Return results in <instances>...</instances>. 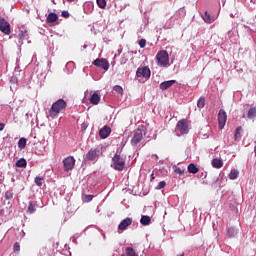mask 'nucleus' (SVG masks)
<instances>
[{"label":"nucleus","mask_w":256,"mask_h":256,"mask_svg":"<svg viewBox=\"0 0 256 256\" xmlns=\"http://www.w3.org/2000/svg\"><path fill=\"white\" fill-rule=\"evenodd\" d=\"M99 101H101V96L97 92L93 93L90 97V103L92 105H99Z\"/></svg>","instance_id":"obj_16"},{"label":"nucleus","mask_w":256,"mask_h":256,"mask_svg":"<svg viewBox=\"0 0 256 256\" xmlns=\"http://www.w3.org/2000/svg\"><path fill=\"white\" fill-rule=\"evenodd\" d=\"M113 89L116 93H119V95H123V88L121 86L116 85Z\"/></svg>","instance_id":"obj_34"},{"label":"nucleus","mask_w":256,"mask_h":256,"mask_svg":"<svg viewBox=\"0 0 256 256\" xmlns=\"http://www.w3.org/2000/svg\"><path fill=\"white\" fill-rule=\"evenodd\" d=\"M174 171H175V173H177L178 175H183V173H184V170L181 169V168H179V167H177V166L174 167Z\"/></svg>","instance_id":"obj_38"},{"label":"nucleus","mask_w":256,"mask_h":256,"mask_svg":"<svg viewBox=\"0 0 256 256\" xmlns=\"http://www.w3.org/2000/svg\"><path fill=\"white\" fill-rule=\"evenodd\" d=\"M133 223V218H126L124 220H122L120 222V224L118 225V229L119 231H125V229H127L129 227V225H131Z\"/></svg>","instance_id":"obj_13"},{"label":"nucleus","mask_w":256,"mask_h":256,"mask_svg":"<svg viewBox=\"0 0 256 256\" xmlns=\"http://www.w3.org/2000/svg\"><path fill=\"white\" fill-rule=\"evenodd\" d=\"M3 129H5V124L0 123V131H3Z\"/></svg>","instance_id":"obj_42"},{"label":"nucleus","mask_w":256,"mask_h":256,"mask_svg":"<svg viewBox=\"0 0 256 256\" xmlns=\"http://www.w3.org/2000/svg\"><path fill=\"white\" fill-rule=\"evenodd\" d=\"M175 83H177L176 80L164 81L160 84V89H161V91H167V89H169V87H173V85H175Z\"/></svg>","instance_id":"obj_15"},{"label":"nucleus","mask_w":256,"mask_h":256,"mask_svg":"<svg viewBox=\"0 0 256 256\" xmlns=\"http://www.w3.org/2000/svg\"><path fill=\"white\" fill-rule=\"evenodd\" d=\"M237 177H239V170H237V169L231 170V172L229 174V179H231L233 181V180L237 179Z\"/></svg>","instance_id":"obj_24"},{"label":"nucleus","mask_w":256,"mask_h":256,"mask_svg":"<svg viewBox=\"0 0 256 256\" xmlns=\"http://www.w3.org/2000/svg\"><path fill=\"white\" fill-rule=\"evenodd\" d=\"M12 181L15 182V178H12Z\"/></svg>","instance_id":"obj_49"},{"label":"nucleus","mask_w":256,"mask_h":256,"mask_svg":"<svg viewBox=\"0 0 256 256\" xmlns=\"http://www.w3.org/2000/svg\"><path fill=\"white\" fill-rule=\"evenodd\" d=\"M176 133L178 137H181V135H187V133H189V125L187 124V120L182 119L177 123Z\"/></svg>","instance_id":"obj_5"},{"label":"nucleus","mask_w":256,"mask_h":256,"mask_svg":"<svg viewBox=\"0 0 256 256\" xmlns=\"http://www.w3.org/2000/svg\"><path fill=\"white\" fill-rule=\"evenodd\" d=\"M121 256H139V254L133 248L127 247L125 253L121 254Z\"/></svg>","instance_id":"obj_18"},{"label":"nucleus","mask_w":256,"mask_h":256,"mask_svg":"<svg viewBox=\"0 0 256 256\" xmlns=\"http://www.w3.org/2000/svg\"><path fill=\"white\" fill-rule=\"evenodd\" d=\"M103 239H107V236H105V234L103 235Z\"/></svg>","instance_id":"obj_45"},{"label":"nucleus","mask_w":256,"mask_h":256,"mask_svg":"<svg viewBox=\"0 0 256 256\" xmlns=\"http://www.w3.org/2000/svg\"><path fill=\"white\" fill-rule=\"evenodd\" d=\"M141 225H150L151 224V217L149 216H142L140 219Z\"/></svg>","instance_id":"obj_23"},{"label":"nucleus","mask_w":256,"mask_h":256,"mask_svg":"<svg viewBox=\"0 0 256 256\" xmlns=\"http://www.w3.org/2000/svg\"><path fill=\"white\" fill-rule=\"evenodd\" d=\"M218 123L219 129L225 128V124L227 123V112H225L223 109H221L218 113Z\"/></svg>","instance_id":"obj_9"},{"label":"nucleus","mask_w":256,"mask_h":256,"mask_svg":"<svg viewBox=\"0 0 256 256\" xmlns=\"http://www.w3.org/2000/svg\"><path fill=\"white\" fill-rule=\"evenodd\" d=\"M145 45H147V40L141 39V40L139 41V46H140V48H141V49H145Z\"/></svg>","instance_id":"obj_37"},{"label":"nucleus","mask_w":256,"mask_h":256,"mask_svg":"<svg viewBox=\"0 0 256 256\" xmlns=\"http://www.w3.org/2000/svg\"><path fill=\"white\" fill-rule=\"evenodd\" d=\"M99 149H90L84 156V161H97L99 159Z\"/></svg>","instance_id":"obj_7"},{"label":"nucleus","mask_w":256,"mask_h":256,"mask_svg":"<svg viewBox=\"0 0 256 256\" xmlns=\"http://www.w3.org/2000/svg\"><path fill=\"white\" fill-rule=\"evenodd\" d=\"M22 234H23V235H25V232H24V231H22Z\"/></svg>","instance_id":"obj_51"},{"label":"nucleus","mask_w":256,"mask_h":256,"mask_svg":"<svg viewBox=\"0 0 256 256\" xmlns=\"http://www.w3.org/2000/svg\"><path fill=\"white\" fill-rule=\"evenodd\" d=\"M85 201H86V203H89V201H93V195H86Z\"/></svg>","instance_id":"obj_40"},{"label":"nucleus","mask_w":256,"mask_h":256,"mask_svg":"<svg viewBox=\"0 0 256 256\" xmlns=\"http://www.w3.org/2000/svg\"><path fill=\"white\" fill-rule=\"evenodd\" d=\"M62 17H64L65 19H68L69 11H62Z\"/></svg>","instance_id":"obj_41"},{"label":"nucleus","mask_w":256,"mask_h":256,"mask_svg":"<svg viewBox=\"0 0 256 256\" xmlns=\"http://www.w3.org/2000/svg\"><path fill=\"white\" fill-rule=\"evenodd\" d=\"M3 215H5V210L0 209V217H3Z\"/></svg>","instance_id":"obj_43"},{"label":"nucleus","mask_w":256,"mask_h":256,"mask_svg":"<svg viewBox=\"0 0 256 256\" xmlns=\"http://www.w3.org/2000/svg\"><path fill=\"white\" fill-rule=\"evenodd\" d=\"M16 167H27V160H25L24 158H20L16 162Z\"/></svg>","instance_id":"obj_28"},{"label":"nucleus","mask_w":256,"mask_h":256,"mask_svg":"<svg viewBox=\"0 0 256 256\" xmlns=\"http://www.w3.org/2000/svg\"><path fill=\"white\" fill-rule=\"evenodd\" d=\"M14 251H15V252L21 251V246L19 245V242H16V243L14 244Z\"/></svg>","instance_id":"obj_39"},{"label":"nucleus","mask_w":256,"mask_h":256,"mask_svg":"<svg viewBox=\"0 0 256 256\" xmlns=\"http://www.w3.org/2000/svg\"><path fill=\"white\" fill-rule=\"evenodd\" d=\"M197 107L199 109H203V107H205V98L204 97H200L197 101Z\"/></svg>","instance_id":"obj_29"},{"label":"nucleus","mask_w":256,"mask_h":256,"mask_svg":"<svg viewBox=\"0 0 256 256\" xmlns=\"http://www.w3.org/2000/svg\"><path fill=\"white\" fill-rule=\"evenodd\" d=\"M59 17L55 13H50L47 17V23H55Z\"/></svg>","instance_id":"obj_21"},{"label":"nucleus","mask_w":256,"mask_h":256,"mask_svg":"<svg viewBox=\"0 0 256 256\" xmlns=\"http://www.w3.org/2000/svg\"><path fill=\"white\" fill-rule=\"evenodd\" d=\"M221 181H224L225 183L227 182V178L221 177V174L219 176H214L210 182V185L213 187V189H217V187H223L225 184H223Z\"/></svg>","instance_id":"obj_8"},{"label":"nucleus","mask_w":256,"mask_h":256,"mask_svg":"<svg viewBox=\"0 0 256 256\" xmlns=\"http://www.w3.org/2000/svg\"><path fill=\"white\" fill-rule=\"evenodd\" d=\"M212 166L215 167V169H221L223 167V162L220 159H213L212 160Z\"/></svg>","instance_id":"obj_20"},{"label":"nucleus","mask_w":256,"mask_h":256,"mask_svg":"<svg viewBox=\"0 0 256 256\" xmlns=\"http://www.w3.org/2000/svg\"><path fill=\"white\" fill-rule=\"evenodd\" d=\"M22 234H23V235H25V232H24V231H22Z\"/></svg>","instance_id":"obj_50"},{"label":"nucleus","mask_w":256,"mask_h":256,"mask_svg":"<svg viewBox=\"0 0 256 256\" xmlns=\"http://www.w3.org/2000/svg\"><path fill=\"white\" fill-rule=\"evenodd\" d=\"M53 3H55V0H52Z\"/></svg>","instance_id":"obj_52"},{"label":"nucleus","mask_w":256,"mask_h":256,"mask_svg":"<svg viewBox=\"0 0 256 256\" xmlns=\"http://www.w3.org/2000/svg\"><path fill=\"white\" fill-rule=\"evenodd\" d=\"M241 131H243V128L241 126L236 128L235 135H234L235 141H239V139H241Z\"/></svg>","instance_id":"obj_27"},{"label":"nucleus","mask_w":256,"mask_h":256,"mask_svg":"<svg viewBox=\"0 0 256 256\" xmlns=\"http://www.w3.org/2000/svg\"><path fill=\"white\" fill-rule=\"evenodd\" d=\"M145 133V127H141L135 130L134 135L131 139V143L134 147H136V145H139V143L143 141V135H145Z\"/></svg>","instance_id":"obj_3"},{"label":"nucleus","mask_w":256,"mask_h":256,"mask_svg":"<svg viewBox=\"0 0 256 256\" xmlns=\"http://www.w3.org/2000/svg\"><path fill=\"white\" fill-rule=\"evenodd\" d=\"M65 107H67V103L65 102V100L59 99L58 101H56L55 103H53L49 111L50 117L55 119V117H57V115H59V113H61V111H63Z\"/></svg>","instance_id":"obj_1"},{"label":"nucleus","mask_w":256,"mask_h":256,"mask_svg":"<svg viewBox=\"0 0 256 256\" xmlns=\"http://www.w3.org/2000/svg\"><path fill=\"white\" fill-rule=\"evenodd\" d=\"M93 65L104 69V71H109V61H107V59L97 58L96 60H94Z\"/></svg>","instance_id":"obj_11"},{"label":"nucleus","mask_w":256,"mask_h":256,"mask_svg":"<svg viewBox=\"0 0 256 256\" xmlns=\"http://www.w3.org/2000/svg\"><path fill=\"white\" fill-rule=\"evenodd\" d=\"M111 167H113L115 171H123L125 169V157L115 154L112 158Z\"/></svg>","instance_id":"obj_2"},{"label":"nucleus","mask_w":256,"mask_h":256,"mask_svg":"<svg viewBox=\"0 0 256 256\" xmlns=\"http://www.w3.org/2000/svg\"><path fill=\"white\" fill-rule=\"evenodd\" d=\"M19 37H20V39H28L29 34L27 33L26 30H24V31H21V32L19 33Z\"/></svg>","instance_id":"obj_33"},{"label":"nucleus","mask_w":256,"mask_h":256,"mask_svg":"<svg viewBox=\"0 0 256 256\" xmlns=\"http://www.w3.org/2000/svg\"><path fill=\"white\" fill-rule=\"evenodd\" d=\"M188 171L195 175L196 173H199V168H197L195 164L191 163L188 165Z\"/></svg>","instance_id":"obj_22"},{"label":"nucleus","mask_w":256,"mask_h":256,"mask_svg":"<svg viewBox=\"0 0 256 256\" xmlns=\"http://www.w3.org/2000/svg\"><path fill=\"white\" fill-rule=\"evenodd\" d=\"M202 19L205 23H213V21H215V16H211V14L205 12L204 15H202Z\"/></svg>","instance_id":"obj_17"},{"label":"nucleus","mask_w":256,"mask_h":256,"mask_svg":"<svg viewBox=\"0 0 256 256\" xmlns=\"http://www.w3.org/2000/svg\"><path fill=\"white\" fill-rule=\"evenodd\" d=\"M152 179H155V177L153 176V174L151 175Z\"/></svg>","instance_id":"obj_47"},{"label":"nucleus","mask_w":256,"mask_h":256,"mask_svg":"<svg viewBox=\"0 0 256 256\" xmlns=\"http://www.w3.org/2000/svg\"><path fill=\"white\" fill-rule=\"evenodd\" d=\"M185 254L184 253H182V254H180V255H177V256H184Z\"/></svg>","instance_id":"obj_46"},{"label":"nucleus","mask_w":256,"mask_h":256,"mask_svg":"<svg viewBox=\"0 0 256 256\" xmlns=\"http://www.w3.org/2000/svg\"><path fill=\"white\" fill-rule=\"evenodd\" d=\"M256 117V107H252L248 110V119H255Z\"/></svg>","instance_id":"obj_25"},{"label":"nucleus","mask_w":256,"mask_h":256,"mask_svg":"<svg viewBox=\"0 0 256 256\" xmlns=\"http://www.w3.org/2000/svg\"><path fill=\"white\" fill-rule=\"evenodd\" d=\"M136 75L137 77H144V79H149V77H151V70L148 67L138 68Z\"/></svg>","instance_id":"obj_12"},{"label":"nucleus","mask_w":256,"mask_h":256,"mask_svg":"<svg viewBox=\"0 0 256 256\" xmlns=\"http://www.w3.org/2000/svg\"><path fill=\"white\" fill-rule=\"evenodd\" d=\"M35 211H36L35 205H33V202H30L28 205L27 212L30 213V215H32V213H34Z\"/></svg>","instance_id":"obj_32"},{"label":"nucleus","mask_w":256,"mask_h":256,"mask_svg":"<svg viewBox=\"0 0 256 256\" xmlns=\"http://www.w3.org/2000/svg\"><path fill=\"white\" fill-rule=\"evenodd\" d=\"M156 59L160 67H167L169 65V53L166 50L158 52Z\"/></svg>","instance_id":"obj_4"},{"label":"nucleus","mask_w":256,"mask_h":256,"mask_svg":"<svg viewBox=\"0 0 256 256\" xmlns=\"http://www.w3.org/2000/svg\"><path fill=\"white\" fill-rule=\"evenodd\" d=\"M165 185H167V183L165 181H161L157 185L156 189H158V190L165 189Z\"/></svg>","instance_id":"obj_36"},{"label":"nucleus","mask_w":256,"mask_h":256,"mask_svg":"<svg viewBox=\"0 0 256 256\" xmlns=\"http://www.w3.org/2000/svg\"><path fill=\"white\" fill-rule=\"evenodd\" d=\"M222 3L225 4V0H222Z\"/></svg>","instance_id":"obj_48"},{"label":"nucleus","mask_w":256,"mask_h":256,"mask_svg":"<svg viewBox=\"0 0 256 256\" xmlns=\"http://www.w3.org/2000/svg\"><path fill=\"white\" fill-rule=\"evenodd\" d=\"M99 135L101 139H107V137L111 135V127L105 125L103 128L100 129Z\"/></svg>","instance_id":"obj_14"},{"label":"nucleus","mask_w":256,"mask_h":256,"mask_svg":"<svg viewBox=\"0 0 256 256\" xmlns=\"http://www.w3.org/2000/svg\"><path fill=\"white\" fill-rule=\"evenodd\" d=\"M64 171H71L75 167V158L69 156L63 160Z\"/></svg>","instance_id":"obj_10"},{"label":"nucleus","mask_w":256,"mask_h":256,"mask_svg":"<svg viewBox=\"0 0 256 256\" xmlns=\"http://www.w3.org/2000/svg\"><path fill=\"white\" fill-rule=\"evenodd\" d=\"M35 185H37V187H42L43 186V177H39L37 176L34 179Z\"/></svg>","instance_id":"obj_30"},{"label":"nucleus","mask_w":256,"mask_h":256,"mask_svg":"<svg viewBox=\"0 0 256 256\" xmlns=\"http://www.w3.org/2000/svg\"><path fill=\"white\" fill-rule=\"evenodd\" d=\"M97 5L100 9H105L107 7V1L105 0H97Z\"/></svg>","instance_id":"obj_31"},{"label":"nucleus","mask_w":256,"mask_h":256,"mask_svg":"<svg viewBox=\"0 0 256 256\" xmlns=\"http://www.w3.org/2000/svg\"><path fill=\"white\" fill-rule=\"evenodd\" d=\"M0 31L4 33V35H11V24L2 16H0Z\"/></svg>","instance_id":"obj_6"},{"label":"nucleus","mask_w":256,"mask_h":256,"mask_svg":"<svg viewBox=\"0 0 256 256\" xmlns=\"http://www.w3.org/2000/svg\"><path fill=\"white\" fill-rule=\"evenodd\" d=\"M18 147L20 149H25V147H27V139L20 138L19 141H18Z\"/></svg>","instance_id":"obj_26"},{"label":"nucleus","mask_w":256,"mask_h":256,"mask_svg":"<svg viewBox=\"0 0 256 256\" xmlns=\"http://www.w3.org/2000/svg\"><path fill=\"white\" fill-rule=\"evenodd\" d=\"M122 52V50L121 49H118V53H119V55H120V53Z\"/></svg>","instance_id":"obj_44"},{"label":"nucleus","mask_w":256,"mask_h":256,"mask_svg":"<svg viewBox=\"0 0 256 256\" xmlns=\"http://www.w3.org/2000/svg\"><path fill=\"white\" fill-rule=\"evenodd\" d=\"M237 233H239V229H237L235 227H230L227 230V236L228 237H235L237 235Z\"/></svg>","instance_id":"obj_19"},{"label":"nucleus","mask_w":256,"mask_h":256,"mask_svg":"<svg viewBox=\"0 0 256 256\" xmlns=\"http://www.w3.org/2000/svg\"><path fill=\"white\" fill-rule=\"evenodd\" d=\"M5 199H13V190L6 191Z\"/></svg>","instance_id":"obj_35"}]
</instances>
